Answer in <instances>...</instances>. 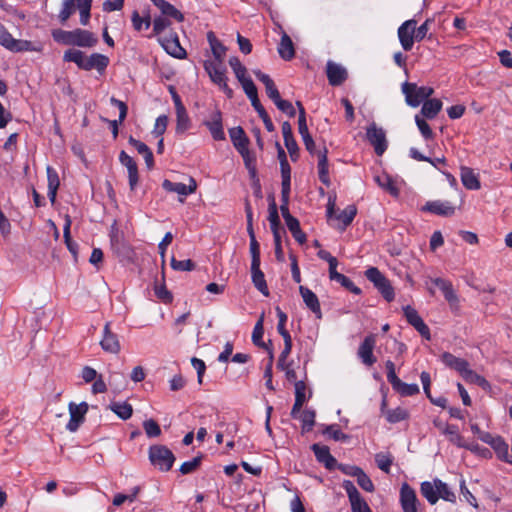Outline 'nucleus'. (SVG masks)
<instances>
[{
  "instance_id": "1",
  "label": "nucleus",
  "mask_w": 512,
  "mask_h": 512,
  "mask_svg": "<svg viewBox=\"0 0 512 512\" xmlns=\"http://www.w3.org/2000/svg\"><path fill=\"white\" fill-rule=\"evenodd\" d=\"M64 62H72L77 65L81 70L90 71L96 69L100 74H103L109 65V58L100 53H92L90 56L78 49H68L63 55Z\"/></svg>"
},
{
  "instance_id": "2",
  "label": "nucleus",
  "mask_w": 512,
  "mask_h": 512,
  "mask_svg": "<svg viewBox=\"0 0 512 512\" xmlns=\"http://www.w3.org/2000/svg\"><path fill=\"white\" fill-rule=\"evenodd\" d=\"M52 37L57 43L82 48H92L98 43V38L94 33L81 28L71 31L55 29L52 31Z\"/></svg>"
},
{
  "instance_id": "3",
  "label": "nucleus",
  "mask_w": 512,
  "mask_h": 512,
  "mask_svg": "<svg viewBox=\"0 0 512 512\" xmlns=\"http://www.w3.org/2000/svg\"><path fill=\"white\" fill-rule=\"evenodd\" d=\"M405 101L410 107H418L423 104L433 93L434 89L429 86H418L416 83L404 82L401 86Z\"/></svg>"
},
{
  "instance_id": "4",
  "label": "nucleus",
  "mask_w": 512,
  "mask_h": 512,
  "mask_svg": "<svg viewBox=\"0 0 512 512\" xmlns=\"http://www.w3.org/2000/svg\"><path fill=\"white\" fill-rule=\"evenodd\" d=\"M148 454L151 464L162 472L171 470L175 462L173 452L165 445L150 446Z\"/></svg>"
},
{
  "instance_id": "5",
  "label": "nucleus",
  "mask_w": 512,
  "mask_h": 512,
  "mask_svg": "<svg viewBox=\"0 0 512 512\" xmlns=\"http://www.w3.org/2000/svg\"><path fill=\"white\" fill-rule=\"evenodd\" d=\"M365 276L373 283L374 287L381 293L386 301L391 302L394 300L395 293L390 281L377 267H369L365 271Z\"/></svg>"
},
{
  "instance_id": "6",
  "label": "nucleus",
  "mask_w": 512,
  "mask_h": 512,
  "mask_svg": "<svg viewBox=\"0 0 512 512\" xmlns=\"http://www.w3.org/2000/svg\"><path fill=\"white\" fill-rule=\"evenodd\" d=\"M367 140L374 147L375 153L381 156L388 147L385 131L372 123L366 132Z\"/></svg>"
},
{
  "instance_id": "7",
  "label": "nucleus",
  "mask_w": 512,
  "mask_h": 512,
  "mask_svg": "<svg viewBox=\"0 0 512 512\" xmlns=\"http://www.w3.org/2000/svg\"><path fill=\"white\" fill-rule=\"evenodd\" d=\"M88 411V404L81 402L76 404L74 402L69 403V414L70 419L66 425V429L70 432H76L79 426L84 422L85 415Z\"/></svg>"
},
{
  "instance_id": "8",
  "label": "nucleus",
  "mask_w": 512,
  "mask_h": 512,
  "mask_svg": "<svg viewBox=\"0 0 512 512\" xmlns=\"http://www.w3.org/2000/svg\"><path fill=\"white\" fill-rule=\"evenodd\" d=\"M0 45L12 52H22L30 50L31 42L13 38L5 26L0 23Z\"/></svg>"
},
{
  "instance_id": "9",
  "label": "nucleus",
  "mask_w": 512,
  "mask_h": 512,
  "mask_svg": "<svg viewBox=\"0 0 512 512\" xmlns=\"http://www.w3.org/2000/svg\"><path fill=\"white\" fill-rule=\"evenodd\" d=\"M400 505L403 512H418V498L415 490L406 482L400 488Z\"/></svg>"
},
{
  "instance_id": "10",
  "label": "nucleus",
  "mask_w": 512,
  "mask_h": 512,
  "mask_svg": "<svg viewBox=\"0 0 512 512\" xmlns=\"http://www.w3.org/2000/svg\"><path fill=\"white\" fill-rule=\"evenodd\" d=\"M376 345V336L374 334L367 335L362 343L359 345L357 355L366 366H372L376 363L377 359L373 354Z\"/></svg>"
},
{
  "instance_id": "11",
  "label": "nucleus",
  "mask_w": 512,
  "mask_h": 512,
  "mask_svg": "<svg viewBox=\"0 0 512 512\" xmlns=\"http://www.w3.org/2000/svg\"><path fill=\"white\" fill-rule=\"evenodd\" d=\"M159 42L163 49L172 57L177 59L186 58V50L181 46L176 33H170L165 37L159 38Z\"/></svg>"
},
{
  "instance_id": "12",
  "label": "nucleus",
  "mask_w": 512,
  "mask_h": 512,
  "mask_svg": "<svg viewBox=\"0 0 512 512\" xmlns=\"http://www.w3.org/2000/svg\"><path fill=\"white\" fill-rule=\"evenodd\" d=\"M417 21L414 19H410L405 21L398 28V38L402 48L405 51H410L413 47L415 40V26Z\"/></svg>"
},
{
  "instance_id": "13",
  "label": "nucleus",
  "mask_w": 512,
  "mask_h": 512,
  "mask_svg": "<svg viewBox=\"0 0 512 512\" xmlns=\"http://www.w3.org/2000/svg\"><path fill=\"white\" fill-rule=\"evenodd\" d=\"M204 70L209 75L210 80L220 86L228 81L226 76V68L223 62H216L212 60H205L203 63Z\"/></svg>"
},
{
  "instance_id": "14",
  "label": "nucleus",
  "mask_w": 512,
  "mask_h": 512,
  "mask_svg": "<svg viewBox=\"0 0 512 512\" xmlns=\"http://www.w3.org/2000/svg\"><path fill=\"white\" fill-rule=\"evenodd\" d=\"M211 133L212 138L215 141L225 140V133L223 129L222 113L219 109H216L210 116V119L203 122Z\"/></svg>"
},
{
  "instance_id": "15",
  "label": "nucleus",
  "mask_w": 512,
  "mask_h": 512,
  "mask_svg": "<svg viewBox=\"0 0 512 512\" xmlns=\"http://www.w3.org/2000/svg\"><path fill=\"white\" fill-rule=\"evenodd\" d=\"M326 74L331 86L342 85L348 77L346 68L331 60L326 64Z\"/></svg>"
},
{
  "instance_id": "16",
  "label": "nucleus",
  "mask_w": 512,
  "mask_h": 512,
  "mask_svg": "<svg viewBox=\"0 0 512 512\" xmlns=\"http://www.w3.org/2000/svg\"><path fill=\"white\" fill-rule=\"evenodd\" d=\"M423 211L438 215L449 217L455 213V207L449 201H428L422 208Z\"/></svg>"
},
{
  "instance_id": "17",
  "label": "nucleus",
  "mask_w": 512,
  "mask_h": 512,
  "mask_svg": "<svg viewBox=\"0 0 512 512\" xmlns=\"http://www.w3.org/2000/svg\"><path fill=\"white\" fill-rule=\"evenodd\" d=\"M120 163L127 168L128 171V179H129V187L131 191L136 189L138 184V166L134 159L129 156L125 151H121L119 154Z\"/></svg>"
},
{
  "instance_id": "18",
  "label": "nucleus",
  "mask_w": 512,
  "mask_h": 512,
  "mask_svg": "<svg viewBox=\"0 0 512 512\" xmlns=\"http://www.w3.org/2000/svg\"><path fill=\"white\" fill-rule=\"evenodd\" d=\"M162 187L167 192H174L180 196H188L196 191L197 184L192 177L189 179V185L165 179L162 183Z\"/></svg>"
},
{
  "instance_id": "19",
  "label": "nucleus",
  "mask_w": 512,
  "mask_h": 512,
  "mask_svg": "<svg viewBox=\"0 0 512 512\" xmlns=\"http://www.w3.org/2000/svg\"><path fill=\"white\" fill-rule=\"evenodd\" d=\"M311 450L314 452L316 460L322 463L326 469L333 470L337 465L336 459L331 455L330 449L326 445H320L315 443L311 446Z\"/></svg>"
},
{
  "instance_id": "20",
  "label": "nucleus",
  "mask_w": 512,
  "mask_h": 512,
  "mask_svg": "<svg viewBox=\"0 0 512 512\" xmlns=\"http://www.w3.org/2000/svg\"><path fill=\"white\" fill-rule=\"evenodd\" d=\"M102 349L106 352L117 354L120 351L118 336L110 330V323H106L103 330V338L100 341Z\"/></svg>"
},
{
  "instance_id": "21",
  "label": "nucleus",
  "mask_w": 512,
  "mask_h": 512,
  "mask_svg": "<svg viewBox=\"0 0 512 512\" xmlns=\"http://www.w3.org/2000/svg\"><path fill=\"white\" fill-rule=\"evenodd\" d=\"M299 292L305 305L316 315L318 319L322 318L321 307L317 295L305 286L299 287Z\"/></svg>"
},
{
  "instance_id": "22",
  "label": "nucleus",
  "mask_w": 512,
  "mask_h": 512,
  "mask_svg": "<svg viewBox=\"0 0 512 512\" xmlns=\"http://www.w3.org/2000/svg\"><path fill=\"white\" fill-rule=\"evenodd\" d=\"M261 263H251V278L255 288L264 296H269V289L265 280V275L260 269Z\"/></svg>"
},
{
  "instance_id": "23",
  "label": "nucleus",
  "mask_w": 512,
  "mask_h": 512,
  "mask_svg": "<svg viewBox=\"0 0 512 512\" xmlns=\"http://www.w3.org/2000/svg\"><path fill=\"white\" fill-rule=\"evenodd\" d=\"M207 41L210 45V49L214 57L213 61L224 62L227 48L222 44L220 40H218L213 31H209L207 33Z\"/></svg>"
},
{
  "instance_id": "24",
  "label": "nucleus",
  "mask_w": 512,
  "mask_h": 512,
  "mask_svg": "<svg viewBox=\"0 0 512 512\" xmlns=\"http://www.w3.org/2000/svg\"><path fill=\"white\" fill-rule=\"evenodd\" d=\"M460 171L461 181L466 189L479 190L481 188L479 178L472 168L462 166Z\"/></svg>"
},
{
  "instance_id": "25",
  "label": "nucleus",
  "mask_w": 512,
  "mask_h": 512,
  "mask_svg": "<svg viewBox=\"0 0 512 512\" xmlns=\"http://www.w3.org/2000/svg\"><path fill=\"white\" fill-rule=\"evenodd\" d=\"M433 283L435 284L436 287H438L442 291L444 298L447 300V302L451 306L458 304V302H459L458 296L455 293L451 282H449L445 279H442V278H435L433 280Z\"/></svg>"
},
{
  "instance_id": "26",
  "label": "nucleus",
  "mask_w": 512,
  "mask_h": 512,
  "mask_svg": "<svg viewBox=\"0 0 512 512\" xmlns=\"http://www.w3.org/2000/svg\"><path fill=\"white\" fill-rule=\"evenodd\" d=\"M386 407V399H383L381 404V412L385 414L386 420L391 423L395 424L398 422H401L403 420L408 419L409 413L406 409L397 407L395 409H388L385 410Z\"/></svg>"
},
{
  "instance_id": "27",
  "label": "nucleus",
  "mask_w": 512,
  "mask_h": 512,
  "mask_svg": "<svg viewBox=\"0 0 512 512\" xmlns=\"http://www.w3.org/2000/svg\"><path fill=\"white\" fill-rule=\"evenodd\" d=\"M328 150L324 147L318 152V175L319 180L326 186L330 185L329 169H328Z\"/></svg>"
},
{
  "instance_id": "28",
  "label": "nucleus",
  "mask_w": 512,
  "mask_h": 512,
  "mask_svg": "<svg viewBox=\"0 0 512 512\" xmlns=\"http://www.w3.org/2000/svg\"><path fill=\"white\" fill-rule=\"evenodd\" d=\"M229 134L231 141L238 152L248 148L249 139L240 126L230 129Z\"/></svg>"
},
{
  "instance_id": "29",
  "label": "nucleus",
  "mask_w": 512,
  "mask_h": 512,
  "mask_svg": "<svg viewBox=\"0 0 512 512\" xmlns=\"http://www.w3.org/2000/svg\"><path fill=\"white\" fill-rule=\"evenodd\" d=\"M342 486L348 495L351 504V509L367 504V502L363 499V497L361 496V494L359 493V491L357 490L356 486L353 484L352 481L345 480Z\"/></svg>"
},
{
  "instance_id": "30",
  "label": "nucleus",
  "mask_w": 512,
  "mask_h": 512,
  "mask_svg": "<svg viewBox=\"0 0 512 512\" xmlns=\"http://www.w3.org/2000/svg\"><path fill=\"white\" fill-rule=\"evenodd\" d=\"M278 53L280 57L286 61L291 60L295 56L294 44L291 38L285 32H283L281 36L278 46Z\"/></svg>"
},
{
  "instance_id": "31",
  "label": "nucleus",
  "mask_w": 512,
  "mask_h": 512,
  "mask_svg": "<svg viewBox=\"0 0 512 512\" xmlns=\"http://www.w3.org/2000/svg\"><path fill=\"white\" fill-rule=\"evenodd\" d=\"M47 180H48V197L52 203L55 202L57 190L60 186V180L57 171L51 167L46 168Z\"/></svg>"
},
{
  "instance_id": "32",
  "label": "nucleus",
  "mask_w": 512,
  "mask_h": 512,
  "mask_svg": "<svg viewBox=\"0 0 512 512\" xmlns=\"http://www.w3.org/2000/svg\"><path fill=\"white\" fill-rule=\"evenodd\" d=\"M156 7H158L163 15L169 16L177 20L178 22H182L184 20V15L177 10L172 4L165 0H150Z\"/></svg>"
},
{
  "instance_id": "33",
  "label": "nucleus",
  "mask_w": 512,
  "mask_h": 512,
  "mask_svg": "<svg viewBox=\"0 0 512 512\" xmlns=\"http://www.w3.org/2000/svg\"><path fill=\"white\" fill-rule=\"evenodd\" d=\"M442 109V102L439 99H427L422 104L421 114L427 119H434Z\"/></svg>"
},
{
  "instance_id": "34",
  "label": "nucleus",
  "mask_w": 512,
  "mask_h": 512,
  "mask_svg": "<svg viewBox=\"0 0 512 512\" xmlns=\"http://www.w3.org/2000/svg\"><path fill=\"white\" fill-rule=\"evenodd\" d=\"M437 485L435 484V479L430 481H424L420 485V492L424 498L429 502V504L434 505L439 500V493L437 490Z\"/></svg>"
},
{
  "instance_id": "35",
  "label": "nucleus",
  "mask_w": 512,
  "mask_h": 512,
  "mask_svg": "<svg viewBox=\"0 0 512 512\" xmlns=\"http://www.w3.org/2000/svg\"><path fill=\"white\" fill-rule=\"evenodd\" d=\"M79 3H81V0H62L61 10L58 14V19L61 24H65L75 13Z\"/></svg>"
},
{
  "instance_id": "36",
  "label": "nucleus",
  "mask_w": 512,
  "mask_h": 512,
  "mask_svg": "<svg viewBox=\"0 0 512 512\" xmlns=\"http://www.w3.org/2000/svg\"><path fill=\"white\" fill-rule=\"evenodd\" d=\"M375 182L392 196H398L399 190L395 186L393 179L386 173L374 177Z\"/></svg>"
},
{
  "instance_id": "37",
  "label": "nucleus",
  "mask_w": 512,
  "mask_h": 512,
  "mask_svg": "<svg viewBox=\"0 0 512 512\" xmlns=\"http://www.w3.org/2000/svg\"><path fill=\"white\" fill-rule=\"evenodd\" d=\"M357 214V208L355 205H348L343 211H341L337 216V220L342 223L340 229L345 230L354 220Z\"/></svg>"
},
{
  "instance_id": "38",
  "label": "nucleus",
  "mask_w": 512,
  "mask_h": 512,
  "mask_svg": "<svg viewBox=\"0 0 512 512\" xmlns=\"http://www.w3.org/2000/svg\"><path fill=\"white\" fill-rule=\"evenodd\" d=\"M191 125L186 108L176 111V133L182 134L186 132Z\"/></svg>"
},
{
  "instance_id": "39",
  "label": "nucleus",
  "mask_w": 512,
  "mask_h": 512,
  "mask_svg": "<svg viewBox=\"0 0 512 512\" xmlns=\"http://www.w3.org/2000/svg\"><path fill=\"white\" fill-rule=\"evenodd\" d=\"M289 231L291 232L294 239L299 244H304L307 240L306 234L301 230L300 223L297 218L289 219L288 222H285Z\"/></svg>"
},
{
  "instance_id": "40",
  "label": "nucleus",
  "mask_w": 512,
  "mask_h": 512,
  "mask_svg": "<svg viewBox=\"0 0 512 512\" xmlns=\"http://www.w3.org/2000/svg\"><path fill=\"white\" fill-rule=\"evenodd\" d=\"M435 484L437 485V490L439 493V499H443L447 502L455 503L456 502V495L455 493L450 489V487L447 485V483L443 482L442 480L436 478Z\"/></svg>"
},
{
  "instance_id": "41",
  "label": "nucleus",
  "mask_w": 512,
  "mask_h": 512,
  "mask_svg": "<svg viewBox=\"0 0 512 512\" xmlns=\"http://www.w3.org/2000/svg\"><path fill=\"white\" fill-rule=\"evenodd\" d=\"M316 413L312 409H305L299 415V419L302 422V433L310 432L315 424Z\"/></svg>"
},
{
  "instance_id": "42",
  "label": "nucleus",
  "mask_w": 512,
  "mask_h": 512,
  "mask_svg": "<svg viewBox=\"0 0 512 512\" xmlns=\"http://www.w3.org/2000/svg\"><path fill=\"white\" fill-rule=\"evenodd\" d=\"M462 378L468 382V383H472V384H476L478 385L479 387L483 388V389H487L490 387V384L489 382L481 375L477 374L475 371H473L472 369H470V367L467 369V371L464 373V375L462 376Z\"/></svg>"
},
{
  "instance_id": "43",
  "label": "nucleus",
  "mask_w": 512,
  "mask_h": 512,
  "mask_svg": "<svg viewBox=\"0 0 512 512\" xmlns=\"http://www.w3.org/2000/svg\"><path fill=\"white\" fill-rule=\"evenodd\" d=\"M443 433L448 436L449 441L458 447L466 446V442L463 437L459 434L458 427L453 424L446 425Z\"/></svg>"
},
{
  "instance_id": "44",
  "label": "nucleus",
  "mask_w": 512,
  "mask_h": 512,
  "mask_svg": "<svg viewBox=\"0 0 512 512\" xmlns=\"http://www.w3.org/2000/svg\"><path fill=\"white\" fill-rule=\"evenodd\" d=\"M111 410L122 420H127L132 416L133 408L127 402H115L111 405Z\"/></svg>"
},
{
  "instance_id": "45",
  "label": "nucleus",
  "mask_w": 512,
  "mask_h": 512,
  "mask_svg": "<svg viewBox=\"0 0 512 512\" xmlns=\"http://www.w3.org/2000/svg\"><path fill=\"white\" fill-rule=\"evenodd\" d=\"M491 447L494 449L497 457L503 461L506 462L508 458L510 457L508 452V444L504 441V439L501 436H497L496 441L492 443Z\"/></svg>"
},
{
  "instance_id": "46",
  "label": "nucleus",
  "mask_w": 512,
  "mask_h": 512,
  "mask_svg": "<svg viewBox=\"0 0 512 512\" xmlns=\"http://www.w3.org/2000/svg\"><path fill=\"white\" fill-rule=\"evenodd\" d=\"M131 21H132L133 28L136 31H141L142 29L147 30L151 26L150 15L147 14L146 16L142 17L136 10L133 11V13H132Z\"/></svg>"
},
{
  "instance_id": "47",
  "label": "nucleus",
  "mask_w": 512,
  "mask_h": 512,
  "mask_svg": "<svg viewBox=\"0 0 512 512\" xmlns=\"http://www.w3.org/2000/svg\"><path fill=\"white\" fill-rule=\"evenodd\" d=\"M229 65L232 68L237 80L240 82L247 78V69L246 67L241 63L238 57L233 56L229 59Z\"/></svg>"
},
{
  "instance_id": "48",
  "label": "nucleus",
  "mask_w": 512,
  "mask_h": 512,
  "mask_svg": "<svg viewBox=\"0 0 512 512\" xmlns=\"http://www.w3.org/2000/svg\"><path fill=\"white\" fill-rule=\"evenodd\" d=\"M268 210H269L268 220L270 223L271 231L272 232L280 231V218H279V214H278V208H277V205H276L274 199H272V201L269 203Z\"/></svg>"
},
{
  "instance_id": "49",
  "label": "nucleus",
  "mask_w": 512,
  "mask_h": 512,
  "mask_svg": "<svg viewBox=\"0 0 512 512\" xmlns=\"http://www.w3.org/2000/svg\"><path fill=\"white\" fill-rule=\"evenodd\" d=\"M375 462L380 470L389 473L393 463V457L389 453L380 452L375 455Z\"/></svg>"
},
{
  "instance_id": "50",
  "label": "nucleus",
  "mask_w": 512,
  "mask_h": 512,
  "mask_svg": "<svg viewBox=\"0 0 512 512\" xmlns=\"http://www.w3.org/2000/svg\"><path fill=\"white\" fill-rule=\"evenodd\" d=\"M324 435H328L335 441L345 442L349 439V436L343 433L337 424L327 425L323 430Z\"/></svg>"
},
{
  "instance_id": "51",
  "label": "nucleus",
  "mask_w": 512,
  "mask_h": 512,
  "mask_svg": "<svg viewBox=\"0 0 512 512\" xmlns=\"http://www.w3.org/2000/svg\"><path fill=\"white\" fill-rule=\"evenodd\" d=\"M283 340H284V348H283V350L280 353L279 358H278V362H277V368L278 369L285 368L286 363H288L287 362V358L290 355L291 350H292V338H291V336L284 337Z\"/></svg>"
},
{
  "instance_id": "52",
  "label": "nucleus",
  "mask_w": 512,
  "mask_h": 512,
  "mask_svg": "<svg viewBox=\"0 0 512 512\" xmlns=\"http://www.w3.org/2000/svg\"><path fill=\"white\" fill-rule=\"evenodd\" d=\"M91 6L92 0H81V3L78 4L80 23L84 26L89 24Z\"/></svg>"
},
{
  "instance_id": "53",
  "label": "nucleus",
  "mask_w": 512,
  "mask_h": 512,
  "mask_svg": "<svg viewBox=\"0 0 512 512\" xmlns=\"http://www.w3.org/2000/svg\"><path fill=\"white\" fill-rule=\"evenodd\" d=\"M264 334L263 328V316L256 322L253 332H252V341L256 346L265 347V343L262 341V337Z\"/></svg>"
},
{
  "instance_id": "54",
  "label": "nucleus",
  "mask_w": 512,
  "mask_h": 512,
  "mask_svg": "<svg viewBox=\"0 0 512 512\" xmlns=\"http://www.w3.org/2000/svg\"><path fill=\"white\" fill-rule=\"evenodd\" d=\"M415 123H416L421 135L423 136V138L425 140H430L433 138L434 134H433L431 127L422 117H420L419 115H416Z\"/></svg>"
},
{
  "instance_id": "55",
  "label": "nucleus",
  "mask_w": 512,
  "mask_h": 512,
  "mask_svg": "<svg viewBox=\"0 0 512 512\" xmlns=\"http://www.w3.org/2000/svg\"><path fill=\"white\" fill-rule=\"evenodd\" d=\"M70 227H71V220L67 216L66 222H65V225H64V228H63V237H64V240H65V243H66V246H67L68 250L71 253H73L74 255H76V250H77L78 246H77V244L75 242H73L71 240Z\"/></svg>"
},
{
  "instance_id": "56",
  "label": "nucleus",
  "mask_w": 512,
  "mask_h": 512,
  "mask_svg": "<svg viewBox=\"0 0 512 512\" xmlns=\"http://www.w3.org/2000/svg\"><path fill=\"white\" fill-rule=\"evenodd\" d=\"M143 428L147 437L149 438H155L161 434V428L159 424L153 419L145 420L143 422Z\"/></svg>"
},
{
  "instance_id": "57",
  "label": "nucleus",
  "mask_w": 512,
  "mask_h": 512,
  "mask_svg": "<svg viewBox=\"0 0 512 512\" xmlns=\"http://www.w3.org/2000/svg\"><path fill=\"white\" fill-rule=\"evenodd\" d=\"M202 455L194 457L192 460L184 462L181 466L179 471L186 475L194 472L201 464L202 462Z\"/></svg>"
},
{
  "instance_id": "58",
  "label": "nucleus",
  "mask_w": 512,
  "mask_h": 512,
  "mask_svg": "<svg viewBox=\"0 0 512 512\" xmlns=\"http://www.w3.org/2000/svg\"><path fill=\"white\" fill-rule=\"evenodd\" d=\"M276 313L278 317V324H277V331L278 333L284 338L291 336L290 333L286 329V322H287V314L283 312L280 307H276Z\"/></svg>"
},
{
  "instance_id": "59",
  "label": "nucleus",
  "mask_w": 512,
  "mask_h": 512,
  "mask_svg": "<svg viewBox=\"0 0 512 512\" xmlns=\"http://www.w3.org/2000/svg\"><path fill=\"white\" fill-rule=\"evenodd\" d=\"M171 267L177 271H192L195 268V263L191 259L176 260L172 257Z\"/></svg>"
},
{
  "instance_id": "60",
  "label": "nucleus",
  "mask_w": 512,
  "mask_h": 512,
  "mask_svg": "<svg viewBox=\"0 0 512 512\" xmlns=\"http://www.w3.org/2000/svg\"><path fill=\"white\" fill-rule=\"evenodd\" d=\"M419 391V386L417 384H407L403 381L398 386V389L395 390V392L404 397L416 395Z\"/></svg>"
},
{
  "instance_id": "61",
  "label": "nucleus",
  "mask_w": 512,
  "mask_h": 512,
  "mask_svg": "<svg viewBox=\"0 0 512 512\" xmlns=\"http://www.w3.org/2000/svg\"><path fill=\"white\" fill-rule=\"evenodd\" d=\"M338 283H340L341 286L349 290L355 295L361 294V289L357 287L347 276L344 274H339L338 277L334 280Z\"/></svg>"
},
{
  "instance_id": "62",
  "label": "nucleus",
  "mask_w": 512,
  "mask_h": 512,
  "mask_svg": "<svg viewBox=\"0 0 512 512\" xmlns=\"http://www.w3.org/2000/svg\"><path fill=\"white\" fill-rule=\"evenodd\" d=\"M274 104L281 112L287 114L290 118L295 117L296 109L290 101L280 98Z\"/></svg>"
},
{
  "instance_id": "63",
  "label": "nucleus",
  "mask_w": 512,
  "mask_h": 512,
  "mask_svg": "<svg viewBox=\"0 0 512 512\" xmlns=\"http://www.w3.org/2000/svg\"><path fill=\"white\" fill-rule=\"evenodd\" d=\"M242 88L249 99L258 96L257 88L250 77L240 81Z\"/></svg>"
},
{
  "instance_id": "64",
  "label": "nucleus",
  "mask_w": 512,
  "mask_h": 512,
  "mask_svg": "<svg viewBox=\"0 0 512 512\" xmlns=\"http://www.w3.org/2000/svg\"><path fill=\"white\" fill-rule=\"evenodd\" d=\"M167 124L168 117L166 115H160L159 117H157L153 129V134H155V136L157 137H161L166 131Z\"/></svg>"
}]
</instances>
